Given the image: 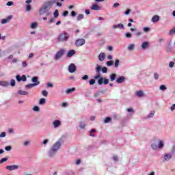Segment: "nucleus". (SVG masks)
Wrapping results in <instances>:
<instances>
[{
	"mask_svg": "<svg viewBox=\"0 0 175 175\" xmlns=\"http://www.w3.org/2000/svg\"><path fill=\"white\" fill-rule=\"evenodd\" d=\"M53 16L55 18H58V16H59V13L58 12V10H55L53 13Z\"/></svg>",
	"mask_w": 175,
	"mask_h": 175,
	"instance_id": "c85d7f7f",
	"label": "nucleus"
},
{
	"mask_svg": "<svg viewBox=\"0 0 175 175\" xmlns=\"http://www.w3.org/2000/svg\"><path fill=\"white\" fill-rule=\"evenodd\" d=\"M62 144V142H61V140H59L53 145L51 148L54 150L56 152H57L58 150L61 148Z\"/></svg>",
	"mask_w": 175,
	"mask_h": 175,
	"instance_id": "20e7f679",
	"label": "nucleus"
},
{
	"mask_svg": "<svg viewBox=\"0 0 175 175\" xmlns=\"http://www.w3.org/2000/svg\"><path fill=\"white\" fill-rule=\"evenodd\" d=\"M13 4H14L13 1H8L6 3L7 6H13Z\"/></svg>",
	"mask_w": 175,
	"mask_h": 175,
	"instance_id": "bf43d9fd",
	"label": "nucleus"
},
{
	"mask_svg": "<svg viewBox=\"0 0 175 175\" xmlns=\"http://www.w3.org/2000/svg\"><path fill=\"white\" fill-rule=\"evenodd\" d=\"M33 111H40V107L38 106H34L33 108Z\"/></svg>",
	"mask_w": 175,
	"mask_h": 175,
	"instance_id": "58836bf2",
	"label": "nucleus"
},
{
	"mask_svg": "<svg viewBox=\"0 0 175 175\" xmlns=\"http://www.w3.org/2000/svg\"><path fill=\"white\" fill-rule=\"evenodd\" d=\"M89 83H90V85H94V84H95V79H91L89 81Z\"/></svg>",
	"mask_w": 175,
	"mask_h": 175,
	"instance_id": "8fccbe9b",
	"label": "nucleus"
},
{
	"mask_svg": "<svg viewBox=\"0 0 175 175\" xmlns=\"http://www.w3.org/2000/svg\"><path fill=\"white\" fill-rule=\"evenodd\" d=\"M154 114H155V111H152L148 116V118H152V117H154Z\"/></svg>",
	"mask_w": 175,
	"mask_h": 175,
	"instance_id": "2f4dec72",
	"label": "nucleus"
},
{
	"mask_svg": "<svg viewBox=\"0 0 175 175\" xmlns=\"http://www.w3.org/2000/svg\"><path fill=\"white\" fill-rule=\"evenodd\" d=\"M8 161V158H3L0 160V163H3V162H6Z\"/></svg>",
	"mask_w": 175,
	"mask_h": 175,
	"instance_id": "4d7b16f0",
	"label": "nucleus"
},
{
	"mask_svg": "<svg viewBox=\"0 0 175 175\" xmlns=\"http://www.w3.org/2000/svg\"><path fill=\"white\" fill-rule=\"evenodd\" d=\"M56 2H57V0L46 1L42 5V7L46 9V10H50L53 7V5H54V3H55Z\"/></svg>",
	"mask_w": 175,
	"mask_h": 175,
	"instance_id": "f03ea898",
	"label": "nucleus"
},
{
	"mask_svg": "<svg viewBox=\"0 0 175 175\" xmlns=\"http://www.w3.org/2000/svg\"><path fill=\"white\" fill-rule=\"evenodd\" d=\"M129 13H131V9H128L125 12L124 14L126 16H128V14H129Z\"/></svg>",
	"mask_w": 175,
	"mask_h": 175,
	"instance_id": "69168bd1",
	"label": "nucleus"
},
{
	"mask_svg": "<svg viewBox=\"0 0 175 175\" xmlns=\"http://www.w3.org/2000/svg\"><path fill=\"white\" fill-rule=\"evenodd\" d=\"M16 79L17 81H21V77H20V75H16Z\"/></svg>",
	"mask_w": 175,
	"mask_h": 175,
	"instance_id": "338daca9",
	"label": "nucleus"
},
{
	"mask_svg": "<svg viewBox=\"0 0 175 175\" xmlns=\"http://www.w3.org/2000/svg\"><path fill=\"white\" fill-rule=\"evenodd\" d=\"M170 159H172V154L170 153H166L164 155V160L165 161H170Z\"/></svg>",
	"mask_w": 175,
	"mask_h": 175,
	"instance_id": "dca6fc26",
	"label": "nucleus"
},
{
	"mask_svg": "<svg viewBox=\"0 0 175 175\" xmlns=\"http://www.w3.org/2000/svg\"><path fill=\"white\" fill-rule=\"evenodd\" d=\"M5 169H7V170H10V172H12V170H17V169H18V165H8L5 167Z\"/></svg>",
	"mask_w": 175,
	"mask_h": 175,
	"instance_id": "0eeeda50",
	"label": "nucleus"
},
{
	"mask_svg": "<svg viewBox=\"0 0 175 175\" xmlns=\"http://www.w3.org/2000/svg\"><path fill=\"white\" fill-rule=\"evenodd\" d=\"M69 14V12L68 11H64L62 14V16H64V17H66V16H68V14Z\"/></svg>",
	"mask_w": 175,
	"mask_h": 175,
	"instance_id": "052dcab7",
	"label": "nucleus"
},
{
	"mask_svg": "<svg viewBox=\"0 0 175 175\" xmlns=\"http://www.w3.org/2000/svg\"><path fill=\"white\" fill-rule=\"evenodd\" d=\"M136 95L137 96L142 98V96H144V93L143 92V91H138V92H136Z\"/></svg>",
	"mask_w": 175,
	"mask_h": 175,
	"instance_id": "393cba45",
	"label": "nucleus"
},
{
	"mask_svg": "<svg viewBox=\"0 0 175 175\" xmlns=\"http://www.w3.org/2000/svg\"><path fill=\"white\" fill-rule=\"evenodd\" d=\"M29 143H31L30 141H25L24 143H23V146H29Z\"/></svg>",
	"mask_w": 175,
	"mask_h": 175,
	"instance_id": "864d4df0",
	"label": "nucleus"
},
{
	"mask_svg": "<svg viewBox=\"0 0 175 175\" xmlns=\"http://www.w3.org/2000/svg\"><path fill=\"white\" fill-rule=\"evenodd\" d=\"M22 66L23 68H27L28 66V64L27 63V62L23 61L22 62Z\"/></svg>",
	"mask_w": 175,
	"mask_h": 175,
	"instance_id": "79ce46f5",
	"label": "nucleus"
},
{
	"mask_svg": "<svg viewBox=\"0 0 175 175\" xmlns=\"http://www.w3.org/2000/svg\"><path fill=\"white\" fill-rule=\"evenodd\" d=\"M10 85H11L12 87H14V85H16V81H14V79H12V80H11Z\"/></svg>",
	"mask_w": 175,
	"mask_h": 175,
	"instance_id": "a19ab883",
	"label": "nucleus"
},
{
	"mask_svg": "<svg viewBox=\"0 0 175 175\" xmlns=\"http://www.w3.org/2000/svg\"><path fill=\"white\" fill-rule=\"evenodd\" d=\"M55 154H57L56 150H55L53 148H51V150L48 152V157H49L50 158H53V157H54Z\"/></svg>",
	"mask_w": 175,
	"mask_h": 175,
	"instance_id": "1a4fd4ad",
	"label": "nucleus"
},
{
	"mask_svg": "<svg viewBox=\"0 0 175 175\" xmlns=\"http://www.w3.org/2000/svg\"><path fill=\"white\" fill-rule=\"evenodd\" d=\"M49 12V10H46V8L42 7L40 10H39L40 14H46Z\"/></svg>",
	"mask_w": 175,
	"mask_h": 175,
	"instance_id": "2eb2a0df",
	"label": "nucleus"
},
{
	"mask_svg": "<svg viewBox=\"0 0 175 175\" xmlns=\"http://www.w3.org/2000/svg\"><path fill=\"white\" fill-rule=\"evenodd\" d=\"M42 94L43 96H47V95H49V92H47V91H46V90H43L42 92Z\"/></svg>",
	"mask_w": 175,
	"mask_h": 175,
	"instance_id": "a18cd8bd",
	"label": "nucleus"
},
{
	"mask_svg": "<svg viewBox=\"0 0 175 175\" xmlns=\"http://www.w3.org/2000/svg\"><path fill=\"white\" fill-rule=\"evenodd\" d=\"M79 126H80V128H81V129H84V128H85V123L81 122V124Z\"/></svg>",
	"mask_w": 175,
	"mask_h": 175,
	"instance_id": "09e8293b",
	"label": "nucleus"
},
{
	"mask_svg": "<svg viewBox=\"0 0 175 175\" xmlns=\"http://www.w3.org/2000/svg\"><path fill=\"white\" fill-rule=\"evenodd\" d=\"M77 70L76 65L75 64H71L68 66V71L70 73H75V70Z\"/></svg>",
	"mask_w": 175,
	"mask_h": 175,
	"instance_id": "423d86ee",
	"label": "nucleus"
},
{
	"mask_svg": "<svg viewBox=\"0 0 175 175\" xmlns=\"http://www.w3.org/2000/svg\"><path fill=\"white\" fill-rule=\"evenodd\" d=\"M36 85H39V82H38L37 83H30L29 85H27L26 88H32L33 87H36Z\"/></svg>",
	"mask_w": 175,
	"mask_h": 175,
	"instance_id": "6ab92c4d",
	"label": "nucleus"
},
{
	"mask_svg": "<svg viewBox=\"0 0 175 175\" xmlns=\"http://www.w3.org/2000/svg\"><path fill=\"white\" fill-rule=\"evenodd\" d=\"M151 147H152V150H157L158 149V146L155 144H152Z\"/></svg>",
	"mask_w": 175,
	"mask_h": 175,
	"instance_id": "e433bc0d",
	"label": "nucleus"
},
{
	"mask_svg": "<svg viewBox=\"0 0 175 175\" xmlns=\"http://www.w3.org/2000/svg\"><path fill=\"white\" fill-rule=\"evenodd\" d=\"M125 81V77L124 76L120 77L116 79V83L118 84H121Z\"/></svg>",
	"mask_w": 175,
	"mask_h": 175,
	"instance_id": "9b49d317",
	"label": "nucleus"
},
{
	"mask_svg": "<svg viewBox=\"0 0 175 175\" xmlns=\"http://www.w3.org/2000/svg\"><path fill=\"white\" fill-rule=\"evenodd\" d=\"M160 90H161V91H165V90H167V88H166V86H165V85H161L160 86Z\"/></svg>",
	"mask_w": 175,
	"mask_h": 175,
	"instance_id": "37998d69",
	"label": "nucleus"
},
{
	"mask_svg": "<svg viewBox=\"0 0 175 175\" xmlns=\"http://www.w3.org/2000/svg\"><path fill=\"white\" fill-rule=\"evenodd\" d=\"M53 128H59L61 126V120H54L53 122Z\"/></svg>",
	"mask_w": 175,
	"mask_h": 175,
	"instance_id": "6e6552de",
	"label": "nucleus"
},
{
	"mask_svg": "<svg viewBox=\"0 0 175 175\" xmlns=\"http://www.w3.org/2000/svg\"><path fill=\"white\" fill-rule=\"evenodd\" d=\"M47 87H48V88H53V87H54V85L51 83H48Z\"/></svg>",
	"mask_w": 175,
	"mask_h": 175,
	"instance_id": "6e6d98bb",
	"label": "nucleus"
},
{
	"mask_svg": "<svg viewBox=\"0 0 175 175\" xmlns=\"http://www.w3.org/2000/svg\"><path fill=\"white\" fill-rule=\"evenodd\" d=\"M102 70V67L100 66H98L96 68V73H100V72Z\"/></svg>",
	"mask_w": 175,
	"mask_h": 175,
	"instance_id": "473e14b6",
	"label": "nucleus"
},
{
	"mask_svg": "<svg viewBox=\"0 0 175 175\" xmlns=\"http://www.w3.org/2000/svg\"><path fill=\"white\" fill-rule=\"evenodd\" d=\"M36 27H38V23H31V28L32 29H34V28H36Z\"/></svg>",
	"mask_w": 175,
	"mask_h": 175,
	"instance_id": "c9c22d12",
	"label": "nucleus"
},
{
	"mask_svg": "<svg viewBox=\"0 0 175 175\" xmlns=\"http://www.w3.org/2000/svg\"><path fill=\"white\" fill-rule=\"evenodd\" d=\"M106 58V54L105 53H101L98 55L99 61H105V59Z\"/></svg>",
	"mask_w": 175,
	"mask_h": 175,
	"instance_id": "4468645a",
	"label": "nucleus"
},
{
	"mask_svg": "<svg viewBox=\"0 0 175 175\" xmlns=\"http://www.w3.org/2000/svg\"><path fill=\"white\" fill-rule=\"evenodd\" d=\"M92 10H100V8L97 4H94L91 7Z\"/></svg>",
	"mask_w": 175,
	"mask_h": 175,
	"instance_id": "412c9836",
	"label": "nucleus"
},
{
	"mask_svg": "<svg viewBox=\"0 0 175 175\" xmlns=\"http://www.w3.org/2000/svg\"><path fill=\"white\" fill-rule=\"evenodd\" d=\"M174 33H175V27L170 31V35H173Z\"/></svg>",
	"mask_w": 175,
	"mask_h": 175,
	"instance_id": "680f3d73",
	"label": "nucleus"
},
{
	"mask_svg": "<svg viewBox=\"0 0 175 175\" xmlns=\"http://www.w3.org/2000/svg\"><path fill=\"white\" fill-rule=\"evenodd\" d=\"M75 91H76V88H72L67 89L66 92V94H70L72 92H75Z\"/></svg>",
	"mask_w": 175,
	"mask_h": 175,
	"instance_id": "a878e982",
	"label": "nucleus"
},
{
	"mask_svg": "<svg viewBox=\"0 0 175 175\" xmlns=\"http://www.w3.org/2000/svg\"><path fill=\"white\" fill-rule=\"evenodd\" d=\"M103 77H101L98 80V83L100 85H102V84H103Z\"/></svg>",
	"mask_w": 175,
	"mask_h": 175,
	"instance_id": "f704fd0d",
	"label": "nucleus"
},
{
	"mask_svg": "<svg viewBox=\"0 0 175 175\" xmlns=\"http://www.w3.org/2000/svg\"><path fill=\"white\" fill-rule=\"evenodd\" d=\"M120 65V60L116 59L115 60V68H118V66Z\"/></svg>",
	"mask_w": 175,
	"mask_h": 175,
	"instance_id": "4c0bfd02",
	"label": "nucleus"
},
{
	"mask_svg": "<svg viewBox=\"0 0 175 175\" xmlns=\"http://www.w3.org/2000/svg\"><path fill=\"white\" fill-rule=\"evenodd\" d=\"M170 68H173L174 66V62H170L169 64Z\"/></svg>",
	"mask_w": 175,
	"mask_h": 175,
	"instance_id": "0e129e2a",
	"label": "nucleus"
},
{
	"mask_svg": "<svg viewBox=\"0 0 175 175\" xmlns=\"http://www.w3.org/2000/svg\"><path fill=\"white\" fill-rule=\"evenodd\" d=\"M70 35L68 33L64 32L61 33L58 36V40L59 42H66L69 39Z\"/></svg>",
	"mask_w": 175,
	"mask_h": 175,
	"instance_id": "f257e3e1",
	"label": "nucleus"
},
{
	"mask_svg": "<svg viewBox=\"0 0 175 175\" xmlns=\"http://www.w3.org/2000/svg\"><path fill=\"white\" fill-rule=\"evenodd\" d=\"M12 18H13V16L12 15H10L7 19H2L1 20V24H6V23H9Z\"/></svg>",
	"mask_w": 175,
	"mask_h": 175,
	"instance_id": "9d476101",
	"label": "nucleus"
},
{
	"mask_svg": "<svg viewBox=\"0 0 175 175\" xmlns=\"http://www.w3.org/2000/svg\"><path fill=\"white\" fill-rule=\"evenodd\" d=\"M5 151H11L12 150V146H8L5 147Z\"/></svg>",
	"mask_w": 175,
	"mask_h": 175,
	"instance_id": "49530a36",
	"label": "nucleus"
},
{
	"mask_svg": "<svg viewBox=\"0 0 175 175\" xmlns=\"http://www.w3.org/2000/svg\"><path fill=\"white\" fill-rule=\"evenodd\" d=\"M158 21H159V16H158V15H154V16L152 18V23H158Z\"/></svg>",
	"mask_w": 175,
	"mask_h": 175,
	"instance_id": "a211bd4d",
	"label": "nucleus"
},
{
	"mask_svg": "<svg viewBox=\"0 0 175 175\" xmlns=\"http://www.w3.org/2000/svg\"><path fill=\"white\" fill-rule=\"evenodd\" d=\"M109 77H110L111 81H114V80H116V77H117V74L113 73V74H111V75L109 76Z\"/></svg>",
	"mask_w": 175,
	"mask_h": 175,
	"instance_id": "5701e85b",
	"label": "nucleus"
},
{
	"mask_svg": "<svg viewBox=\"0 0 175 175\" xmlns=\"http://www.w3.org/2000/svg\"><path fill=\"white\" fill-rule=\"evenodd\" d=\"M148 46H150V43H148V42H144L141 45V47L143 50H146V49H148Z\"/></svg>",
	"mask_w": 175,
	"mask_h": 175,
	"instance_id": "f8f14e48",
	"label": "nucleus"
},
{
	"mask_svg": "<svg viewBox=\"0 0 175 175\" xmlns=\"http://www.w3.org/2000/svg\"><path fill=\"white\" fill-rule=\"evenodd\" d=\"M18 92L20 95H27L28 94V92L24 90H19Z\"/></svg>",
	"mask_w": 175,
	"mask_h": 175,
	"instance_id": "7c9ffc66",
	"label": "nucleus"
},
{
	"mask_svg": "<svg viewBox=\"0 0 175 175\" xmlns=\"http://www.w3.org/2000/svg\"><path fill=\"white\" fill-rule=\"evenodd\" d=\"M165 146V143L162 140H159V145L157 146L159 150H162V148Z\"/></svg>",
	"mask_w": 175,
	"mask_h": 175,
	"instance_id": "f3484780",
	"label": "nucleus"
},
{
	"mask_svg": "<svg viewBox=\"0 0 175 175\" xmlns=\"http://www.w3.org/2000/svg\"><path fill=\"white\" fill-rule=\"evenodd\" d=\"M110 121H111V118L110 117H107L105 120H104V122L105 124H107V122H110Z\"/></svg>",
	"mask_w": 175,
	"mask_h": 175,
	"instance_id": "72a5a7b5",
	"label": "nucleus"
},
{
	"mask_svg": "<svg viewBox=\"0 0 175 175\" xmlns=\"http://www.w3.org/2000/svg\"><path fill=\"white\" fill-rule=\"evenodd\" d=\"M125 36L126 38H132V34L131 33H126Z\"/></svg>",
	"mask_w": 175,
	"mask_h": 175,
	"instance_id": "e2e57ef3",
	"label": "nucleus"
},
{
	"mask_svg": "<svg viewBox=\"0 0 175 175\" xmlns=\"http://www.w3.org/2000/svg\"><path fill=\"white\" fill-rule=\"evenodd\" d=\"M46 104V98H41L39 101V105H45Z\"/></svg>",
	"mask_w": 175,
	"mask_h": 175,
	"instance_id": "c756f323",
	"label": "nucleus"
},
{
	"mask_svg": "<svg viewBox=\"0 0 175 175\" xmlns=\"http://www.w3.org/2000/svg\"><path fill=\"white\" fill-rule=\"evenodd\" d=\"M84 18V14H79L77 16V21H81Z\"/></svg>",
	"mask_w": 175,
	"mask_h": 175,
	"instance_id": "cd10ccee",
	"label": "nucleus"
},
{
	"mask_svg": "<svg viewBox=\"0 0 175 175\" xmlns=\"http://www.w3.org/2000/svg\"><path fill=\"white\" fill-rule=\"evenodd\" d=\"M0 137H6V132H2L0 134Z\"/></svg>",
	"mask_w": 175,
	"mask_h": 175,
	"instance_id": "603ef678",
	"label": "nucleus"
},
{
	"mask_svg": "<svg viewBox=\"0 0 175 175\" xmlns=\"http://www.w3.org/2000/svg\"><path fill=\"white\" fill-rule=\"evenodd\" d=\"M114 29H117V28H120V29H124V25L122 23H119L118 25H114L113 26Z\"/></svg>",
	"mask_w": 175,
	"mask_h": 175,
	"instance_id": "ddd939ff",
	"label": "nucleus"
},
{
	"mask_svg": "<svg viewBox=\"0 0 175 175\" xmlns=\"http://www.w3.org/2000/svg\"><path fill=\"white\" fill-rule=\"evenodd\" d=\"M21 81H27V77L25 75H23L21 77Z\"/></svg>",
	"mask_w": 175,
	"mask_h": 175,
	"instance_id": "c03bdc74",
	"label": "nucleus"
},
{
	"mask_svg": "<svg viewBox=\"0 0 175 175\" xmlns=\"http://www.w3.org/2000/svg\"><path fill=\"white\" fill-rule=\"evenodd\" d=\"M154 78L155 79V80H158L159 79V75H158V73L154 74Z\"/></svg>",
	"mask_w": 175,
	"mask_h": 175,
	"instance_id": "5fc2aeb1",
	"label": "nucleus"
},
{
	"mask_svg": "<svg viewBox=\"0 0 175 175\" xmlns=\"http://www.w3.org/2000/svg\"><path fill=\"white\" fill-rule=\"evenodd\" d=\"M75 54H76V51L75 50H70V51H68L67 54V57H73Z\"/></svg>",
	"mask_w": 175,
	"mask_h": 175,
	"instance_id": "aec40b11",
	"label": "nucleus"
},
{
	"mask_svg": "<svg viewBox=\"0 0 175 175\" xmlns=\"http://www.w3.org/2000/svg\"><path fill=\"white\" fill-rule=\"evenodd\" d=\"M64 54H65V49H61L59 51L56 53L54 57V59L55 61H58L61 57L64 56Z\"/></svg>",
	"mask_w": 175,
	"mask_h": 175,
	"instance_id": "7ed1b4c3",
	"label": "nucleus"
},
{
	"mask_svg": "<svg viewBox=\"0 0 175 175\" xmlns=\"http://www.w3.org/2000/svg\"><path fill=\"white\" fill-rule=\"evenodd\" d=\"M103 84H104L105 85L109 84V79H105L103 80Z\"/></svg>",
	"mask_w": 175,
	"mask_h": 175,
	"instance_id": "de8ad7c7",
	"label": "nucleus"
},
{
	"mask_svg": "<svg viewBox=\"0 0 175 175\" xmlns=\"http://www.w3.org/2000/svg\"><path fill=\"white\" fill-rule=\"evenodd\" d=\"M127 49L129 51H132L133 50H135V44H131L129 45Z\"/></svg>",
	"mask_w": 175,
	"mask_h": 175,
	"instance_id": "bb28decb",
	"label": "nucleus"
},
{
	"mask_svg": "<svg viewBox=\"0 0 175 175\" xmlns=\"http://www.w3.org/2000/svg\"><path fill=\"white\" fill-rule=\"evenodd\" d=\"M83 44H85V40L83 38L78 39L75 42V46L77 47H81V46H83Z\"/></svg>",
	"mask_w": 175,
	"mask_h": 175,
	"instance_id": "39448f33",
	"label": "nucleus"
},
{
	"mask_svg": "<svg viewBox=\"0 0 175 175\" xmlns=\"http://www.w3.org/2000/svg\"><path fill=\"white\" fill-rule=\"evenodd\" d=\"M31 81L33 83H34V84H37V83H38V85L40 84V82L38 81V77H33Z\"/></svg>",
	"mask_w": 175,
	"mask_h": 175,
	"instance_id": "b1692460",
	"label": "nucleus"
},
{
	"mask_svg": "<svg viewBox=\"0 0 175 175\" xmlns=\"http://www.w3.org/2000/svg\"><path fill=\"white\" fill-rule=\"evenodd\" d=\"M0 85H1V87H9V82H8V81H0Z\"/></svg>",
	"mask_w": 175,
	"mask_h": 175,
	"instance_id": "4be33fe9",
	"label": "nucleus"
},
{
	"mask_svg": "<svg viewBox=\"0 0 175 175\" xmlns=\"http://www.w3.org/2000/svg\"><path fill=\"white\" fill-rule=\"evenodd\" d=\"M31 9H32V7L31 6V5H27L26 6V12H31Z\"/></svg>",
	"mask_w": 175,
	"mask_h": 175,
	"instance_id": "ea45409f",
	"label": "nucleus"
},
{
	"mask_svg": "<svg viewBox=\"0 0 175 175\" xmlns=\"http://www.w3.org/2000/svg\"><path fill=\"white\" fill-rule=\"evenodd\" d=\"M113 62L112 61H108L107 62V66H111L112 65H113Z\"/></svg>",
	"mask_w": 175,
	"mask_h": 175,
	"instance_id": "13d9d810",
	"label": "nucleus"
},
{
	"mask_svg": "<svg viewBox=\"0 0 175 175\" xmlns=\"http://www.w3.org/2000/svg\"><path fill=\"white\" fill-rule=\"evenodd\" d=\"M103 73H107V67H103L102 68Z\"/></svg>",
	"mask_w": 175,
	"mask_h": 175,
	"instance_id": "3c124183",
	"label": "nucleus"
},
{
	"mask_svg": "<svg viewBox=\"0 0 175 175\" xmlns=\"http://www.w3.org/2000/svg\"><path fill=\"white\" fill-rule=\"evenodd\" d=\"M82 80H88V75H84L82 77Z\"/></svg>",
	"mask_w": 175,
	"mask_h": 175,
	"instance_id": "774afa93",
	"label": "nucleus"
}]
</instances>
